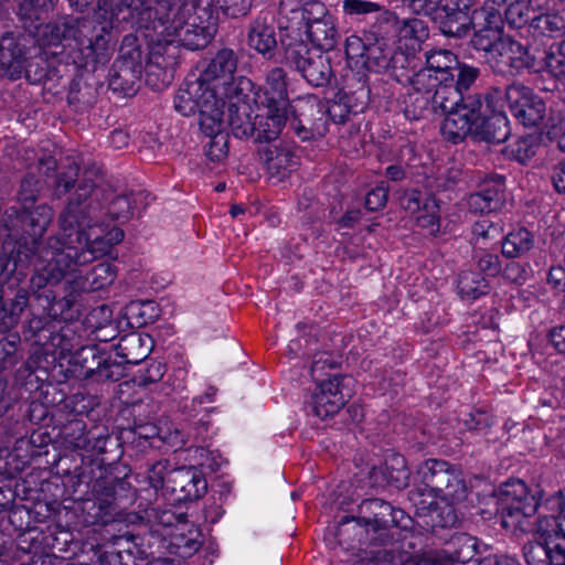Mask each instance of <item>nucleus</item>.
<instances>
[{"label": "nucleus", "instance_id": "1", "mask_svg": "<svg viewBox=\"0 0 565 565\" xmlns=\"http://www.w3.org/2000/svg\"><path fill=\"white\" fill-rule=\"evenodd\" d=\"M86 465L93 470L95 503L97 510L87 512L86 522L107 524L119 512L131 507L137 500V489L131 483V468L121 461L124 448L120 439L108 433L106 426L90 428Z\"/></svg>", "mask_w": 565, "mask_h": 565}, {"label": "nucleus", "instance_id": "2", "mask_svg": "<svg viewBox=\"0 0 565 565\" xmlns=\"http://www.w3.org/2000/svg\"><path fill=\"white\" fill-rule=\"evenodd\" d=\"M107 191L106 186L82 183L58 216L63 236L75 243L86 264L107 255L113 248L105 235L96 233V228L102 231V201L106 199Z\"/></svg>", "mask_w": 565, "mask_h": 565}, {"label": "nucleus", "instance_id": "3", "mask_svg": "<svg viewBox=\"0 0 565 565\" xmlns=\"http://www.w3.org/2000/svg\"><path fill=\"white\" fill-rule=\"evenodd\" d=\"M280 44H308L330 52L341 39L338 17L320 0H281Z\"/></svg>", "mask_w": 565, "mask_h": 565}, {"label": "nucleus", "instance_id": "4", "mask_svg": "<svg viewBox=\"0 0 565 565\" xmlns=\"http://www.w3.org/2000/svg\"><path fill=\"white\" fill-rule=\"evenodd\" d=\"M83 53L78 50L50 58L25 56V46L11 32L0 39V77L17 81L24 75L32 85H46L49 82L61 84L64 77L76 73L82 63Z\"/></svg>", "mask_w": 565, "mask_h": 565}, {"label": "nucleus", "instance_id": "5", "mask_svg": "<svg viewBox=\"0 0 565 565\" xmlns=\"http://www.w3.org/2000/svg\"><path fill=\"white\" fill-rule=\"evenodd\" d=\"M238 56L233 49H220L201 70L199 76H188L177 90L173 107L181 116H194L203 103L222 106L220 88L235 78Z\"/></svg>", "mask_w": 565, "mask_h": 565}, {"label": "nucleus", "instance_id": "6", "mask_svg": "<svg viewBox=\"0 0 565 565\" xmlns=\"http://www.w3.org/2000/svg\"><path fill=\"white\" fill-rule=\"evenodd\" d=\"M348 73L353 78L370 81L371 73H384L397 83L407 82V57L384 38L362 39L351 34L344 42Z\"/></svg>", "mask_w": 565, "mask_h": 565}, {"label": "nucleus", "instance_id": "7", "mask_svg": "<svg viewBox=\"0 0 565 565\" xmlns=\"http://www.w3.org/2000/svg\"><path fill=\"white\" fill-rule=\"evenodd\" d=\"M95 184V186H106L108 189L107 196L103 200V212L100 221L107 217L110 221L126 223L131 218H139L149 206L151 193L146 190L129 191L121 194H115L114 189L104 182L103 177L86 170L79 175V166L75 162L62 167L57 173L54 190L57 196L67 194L71 190H76L82 183Z\"/></svg>", "mask_w": 565, "mask_h": 565}, {"label": "nucleus", "instance_id": "8", "mask_svg": "<svg viewBox=\"0 0 565 565\" xmlns=\"http://www.w3.org/2000/svg\"><path fill=\"white\" fill-rule=\"evenodd\" d=\"M449 111L440 126L444 139L452 145L463 142L471 128L491 115L503 100L502 89L495 86L468 93L470 88H450Z\"/></svg>", "mask_w": 565, "mask_h": 565}, {"label": "nucleus", "instance_id": "9", "mask_svg": "<svg viewBox=\"0 0 565 565\" xmlns=\"http://www.w3.org/2000/svg\"><path fill=\"white\" fill-rule=\"evenodd\" d=\"M50 12L44 15L34 31H26L33 36L39 38V44L44 49L46 55L54 57L62 56L63 53H71V51L78 50L83 54L82 63L78 67L92 63L89 56L94 52L99 51V58L105 56V47L109 45L106 26H97L94 24L88 34H84L73 22V19L64 20L62 22L45 23Z\"/></svg>", "mask_w": 565, "mask_h": 565}, {"label": "nucleus", "instance_id": "10", "mask_svg": "<svg viewBox=\"0 0 565 565\" xmlns=\"http://www.w3.org/2000/svg\"><path fill=\"white\" fill-rule=\"evenodd\" d=\"M258 96L257 86L246 76H237L220 88V108L224 113V108L227 107V122L235 138L263 139L258 127Z\"/></svg>", "mask_w": 565, "mask_h": 565}, {"label": "nucleus", "instance_id": "11", "mask_svg": "<svg viewBox=\"0 0 565 565\" xmlns=\"http://www.w3.org/2000/svg\"><path fill=\"white\" fill-rule=\"evenodd\" d=\"M358 521L372 534L371 544L397 550L413 529V519L402 509L380 498L364 499L358 505Z\"/></svg>", "mask_w": 565, "mask_h": 565}, {"label": "nucleus", "instance_id": "12", "mask_svg": "<svg viewBox=\"0 0 565 565\" xmlns=\"http://www.w3.org/2000/svg\"><path fill=\"white\" fill-rule=\"evenodd\" d=\"M426 66L411 72V77L416 76L417 83L427 82L435 87L445 88H471L480 76V68L461 62L450 50L430 49L425 51Z\"/></svg>", "mask_w": 565, "mask_h": 565}, {"label": "nucleus", "instance_id": "13", "mask_svg": "<svg viewBox=\"0 0 565 565\" xmlns=\"http://www.w3.org/2000/svg\"><path fill=\"white\" fill-rule=\"evenodd\" d=\"M260 113L258 127L263 139L269 140L281 134L287 125L288 106L292 99L288 95L287 73L282 67H273L265 77L264 87L257 86Z\"/></svg>", "mask_w": 565, "mask_h": 565}, {"label": "nucleus", "instance_id": "14", "mask_svg": "<svg viewBox=\"0 0 565 565\" xmlns=\"http://www.w3.org/2000/svg\"><path fill=\"white\" fill-rule=\"evenodd\" d=\"M527 565H565V513L540 515L535 537L523 545Z\"/></svg>", "mask_w": 565, "mask_h": 565}, {"label": "nucleus", "instance_id": "15", "mask_svg": "<svg viewBox=\"0 0 565 565\" xmlns=\"http://www.w3.org/2000/svg\"><path fill=\"white\" fill-rule=\"evenodd\" d=\"M30 286L33 289L32 317L44 318L56 324H66L78 319L77 303L81 295L71 281H66L63 290L54 289L55 285L43 284L42 276H32Z\"/></svg>", "mask_w": 565, "mask_h": 565}, {"label": "nucleus", "instance_id": "16", "mask_svg": "<svg viewBox=\"0 0 565 565\" xmlns=\"http://www.w3.org/2000/svg\"><path fill=\"white\" fill-rule=\"evenodd\" d=\"M420 484L409 491L424 493V499H441L446 502H461L467 498L468 488L462 472L444 459L429 458L418 468Z\"/></svg>", "mask_w": 565, "mask_h": 565}, {"label": "nucleus", "instance_id": "17", "mask_svg": "<svg viewBox=\"0 0 565 565\" xmlns=\"http://www.w3.org/2000/svg\"><path fill=\"white\" fill-rule=\"evenodd\" d=\"M25 341L35 347L34 355L49 362L71 358L77 344V335L68 324H54L44 318L31 317L22 324Z\"/></svg>", "mask_w": 565, "mask_h": 565}, {"label": "nucleus", "instance_id": "18", "mask_svg": "<svg viewBox=\"0 0 565 565\" xmlns=\"http://www.w3.org/2000/svg\"><path fill=\"white\" fill-rule=\"evenodd\" d=\"M539 501L521 479H509L499 487L495 518L510 532L524 531L523 523L533 516Z\"/></svg>", "mask_w": 565, "mask_h": 565}, {"label": "nucleus", "instance_id": "19", "mask_svg": "<svg viewBox=\"0 0 565 565\" xmlns=\"http://www.w3.org/2000/svg\"><path fill=\"white\" fill-rule=\"evenodd\" d=\"M308 44H280V62L312 87H326L334 76L330 58Z\"/></svg>", "mask_w": 565, "mask_h": 565}, {"label": "nucleus", "instance_id": "20", "mask_svg": "<svg viewBox=\"0 0 565 565\" xmlns=\"http://www.w3.org/2000/svg\"><path fill=\"white\" fill-rule=\"evenodd\" d=\"M68 363L78 377L97 383L117 382L126 373V367L118 363L111 352L98 344L76 349Z\"/></svg>", "mask_w": 565, "mask_h": 565}, {"label": "nucleus", "instance_id": "21", "mask_svg": "<svg viewBox=\"0 0 565 565\" xmlns=\"http://www.w3.org/2000/svg\"><path fill=\"white\" fill-rule=\"evenodd\" d=\"M286 116L289 129L299 142L320 140L329 131L323 117L322 102L315 95L307 94L292 98Z\"/></svg>", "mask_w": 565, "mask_h": 565}, {"label": "nucleus", "instance_id": "22", "mask_svg": "<svg viewBox=\"0 0 565 565\" xmlns=\"http://www.w3.org/2000/svg\"><path fill=\"white\" fill-rule=\"evenodd\" d=\"M29 266L30 263H18L12 257L0 258V330L12 331L26 309L32 308L28 288L19 286L15 289L11 287L8 290L3 289L4 282L14 273L23 275V270Z\"/></svg>", "mask_w": 565, "mask_h": 565}, {"label": "nucleus", "instance_id": "23", "mask_svg": "<svg viewBox=\"0 0 565 565\" xmlns=\"http://www.w3.org/2000/svg\"><path fill=\"white\" fill-rule=\"evenodd\" d=\"M99 51L92 55V63H87L76 73L70 74V88L67 92V103L78 114L88 111L97 102L99 90L104 88V83L95 75L98 71H104V66L110 58L109 45L105 47L104 58H99Z\"/></svg>", "mask_w": 565, "mask_h": 565}, {"label": "nucleus", "instance_id": "24", "mask_svg": "<svg viewBox=\"0 0 565 565\" xmlns=\"http://www.w3.org/2000/svg\"><path fill=\"white\" fill-rule=\"evenodd\" d=\"M74 460L68 456H62L57 461L55 459L56 475L60 477L63 491L61 497L64 500H72L74 502L83 503V511L94 513L97 510L95 503V491L93 489L94 481L90 473H93L89 465H86L84 455L81 457V463L72 466Z\"/></svg>", "mask_w": 565, "mask_h": 565}, {"label": "nucleus", "instance_id": "25", "mask_svg": "<svg viewBox=\"0 0 565 565\" xmlns=\"http://www.w3.org/2000/svg\"><path fill=\"white\" fill-rule=\"evenodd\" d=\"M147 57L143 65L145 82L154 92L167 88L174 79L180 64V47L173 41L153 39L147 42Z\"/></svg>", "mask_w": 565, "mask_h": 565}, {"label": "nucleus", "instance_id": "26", "mask_svg": "<svg viewBox=\"0 0 565 565\" xmlns=\"http://www.w3.org/2000/svg\"><path fill=\"white\" fill-rule=\"evenodd\" d=\"M412 88L407 92L403 99V114L409 121H417L431 115L448 116L450 90L438 88L427 82L417 83V77L412 76L408 81Z\"/></svg>", "mask_w": 565, "mask_h": 565}, {"label": "nucleus", "instance_id": "27", "mask_svg": "<svg viewBox=\"0 0 565 565\" xmlns=\"http://www.w3.org/2000/svg\"><path fill=\"white\" fill-rule=\"evenodd\" d=\"M385 21L393 30L397 46L407 57V82L411 79V72L416 68L415 56L424 50L425 43L430 38V28L426 20L418 15L402 18L396 12L385 10L383 13Z\"/></svg>", "mask_w": 565, "mask_h": 565}, {"label": "nucleus", "instance_id": "28", "mask_svg": "<svg viewBox=\"0 0 565 565\" xmlns=\"http://www.w3.org/2000/svg\"><path fill=\"white\" fill-rule=\"evenodd\" d=\"M351 382L350 376L341 373L315 382L316 388L307 406L309 412L320 419L333 417L351 398Z\"/></svg>", "mask_w": 565, "mask_h": 565}, {"label": "nucleus", "instance_id": "29", "mask_svg": "<svg viewBox=\"0 0 565 565\" xmlns=\"http://www.w3.org/2000/svg\"><path fill=\"white\" fill-rule=\"evenodd\" d=\"M539 50L505 35L497 45V54L492 57L490 67L494 73L511 76L539 73Z\"/></svg>", "mask_w": 565, "mask_h": 565}, {"label": "nucleus", "instance_id": "30", "mask_svg": "<svg viewBox=\"0 0 565 565\" xmlns=\"http://www.w3.org/2000/svg\"><path fill=\"white\" fill-rule=\"evenodd\" d=\"M502 93L510 114L519 125L534 129L542 126L546 117V103L532 87L513 82Z\"/></svg>", "mask_w": 565, "mask_h": 565}, {"label": "nucleus", "instance_id": "31", "mask_svg": "<svg viewBox=\"0 0 565 565\" xmlns=\"http://www.w3.org/2000/svg\"><path fill=\"white\" fill-rule=\"evenodd\" d=\"M45 235V233L43 234ZM64 242H61V247L46 249L44 245V236H42L41 245L31 259L30 265L35 260L42 258L46 260V265L43 268V273L35 274L34 276H42L43 284L58 285L67 274L77 273V267L86 265L82 258L74 242H71L65 237Z\"/></svg>", "mask_w": 565, "mask_h": 565}, {"label": "nucleus", "instance_id": "32", "mask_svg": "<svg viewBox=\"0 0 565 565\" xmlns=\"http://www.w3.org/2000/svg\"><path fill=\"white\" fill-rule=\"evenodd\" d=\"M399 205L415 216V224L428 235L437 237L440 232V201L435 194L418 188H406L398 195Z\"/></svg>", "mask_w": 565, "mask_h": 565}, {"label": "nucleus", "instance_id": "33", "mask_svg": "<svg viewBox=\"0 0 565 565\" xmlns=\"http://www.w3.org/2000/svg\"><path fill=\"white\" fill-rule=\"evenodd\" d=\"M166 501L172 507L186 505L202 499L207 492L204 471L195 466L173 468L168 479Z\"/></svg>", "mask_w": 565, "mask_h": 565}, {"label": "nucleus", "instance_id": "34", "mask_svg": "<svg viewBox=\"0 0 565 565\" xmlns=\"http://www.w3.org/2000/svg\"><path fill=\"white\" fill-rule=\"evenodd\" d=\"M199 116V127L201 132L209 138L204 145V154L211 162H222L228 156L230 135L224 128V113L220 106H211L203 103L195 110Z\"/></svg>", "mask_w": 565, "mask_h": 565}, {"label": "nucleus", "instance_id": "35", "mask_svg": "<svg viewBox=\"0 0 565 565\" xmlns=\"http://www.w3.org/2000/svg\"><path fill=\"white\" fill-rule=\"evenodd\" d=\"M472 14L463 0H439L428 18L444 36L462 39L472 30Z\"/></svg>", "mask_w": 565, "mask_h": 565}, {"label": "nucleus", "instance_id": "36", "mask_svg": "<svg viewBox=\"0 0 565 565\" xmlns=\"http://www.w3.org/2000/svg\"><path fill=\"white\" fill-rule=\"evenodd\" d=\"M278 137L279 135L269 140L257 138H254V140L266 143L259 149V157L269 177L282 182L298 169L300 159L294 147L279 140Z\"/></svg>", "mask_w": 565, "mask_h": 565}, {"label": "nucleus", "instance_id": "37", "mask_svg": "<svg viewBox=\"0 0 565 565\" xmlns=\"http://www.w3.org/2000/svg\"><path fill=\"white\" fill-rule=\"evenodd\" d=\"M478 539L467 533H455L439 547L425 550L430 565L473 564Z\"/></svg>", "mask_w": 565, "mask_h": 565}, {"label": "nucleus", "instance_id": "38", "mask_svg": "<svg viewBox=\"0 0 565 565\" xmlns=\"http://www.w3.org/2000/svg\"><path fill=\"white\" fill-rule=\"evenodd\" d=\"M507 202V178L499 173L487 175L478 190L469 195L468 204L472 213L490 214L501 211Z\"/></svg>", "mask_w": 565, "mask_h": 565}, {"label": "nucleus", "instance_id": "39", "mask_svg": "<svg viewBox=\"0 0 565 565\" xmlns=\"http://www.w3.org/2000/svg\"><path fill=\"white\" fill-rule=\"evenodd\" d=\"M408 499L415 507L416 515L423 518V526L431 533H435L437 529L452 527L458 521L451 504L440 508L437 499H424V493L419 491H408Z\"/></svg>", "mask_w": 565, "mask_h": 565}, {"label": "nucleus", "instance_id": "40", "mask_svg": "<svg viewBox=\"0 0 565 565\" xmlns=\"http://www.w3.org/2000/svg\"><path fill=\"white\" fill-rule=\"evenodd\" d=\"M247 45L265 60H273L280 52V39L277 40L275 20L268 12H260L249 23Z\"/></svg>", "mask_w": 565, "mask_h": 565}, {"label": "nucleus", "instance_id": "41", "mask_svg": "<svg viewBox=\"0 0 565 565\" xmlns=\"http://www.w3.org/2000/svg\"><path fill=\"white\" fill-rule=\"evenodd\" d=\"M166 373L167 365L164 363L151 360L137 371L134 375V382L137 386L157 392L162 396H170L173 393L181 394L185 388L184 381L172 379V375L164 379Z\"/></svg>", "mask_w": 565, "mask_h": 565}, {"label": "nucleus", "instance_id": "42", "mask_svg": "<svg viewBox=\"0 0 565 565\" xmlns=\"http://www.w3.org/2000/svg\"><path fill=\"white\" fill-rule=\"evenodd\" d=\"M179 0H145V6L135 13L137 30L142 33L145 40L152 38L151 31L157 33L159 28L166 24L173 25V13L177 11Z\"/></svg>", "mask_w": 565, "mask_h": 565}, {"label": "nucleus", "instance_id": "43", "mask_svg": "<svg viewBox=\"0 0 565 565\" xmlns=\"http://www.w3.org/2000/svg\"><path fill=\"white\" fill-rule=\"evenodd\" d=\"M42 356L34 355V352L28 361L17 370L14 375L15 384L19 386L21 394L26 393L32 399H40L49 395V390L55 388L47 381V367L41 366Z\"/></svg>", "mask_w": 565, "mask_h": 565}, {"label": "nucleus", "instance_id": "44", "mask_svg": "<svg viewBox=\"0 0 565 565\" xmlns=\"http://www.w3.org/2000/svg\"><path fill=\"white\" fill-rule=\"evenodd\" d=\"M194 23L217 31L218 8L214 0H179L173 24Z\"/></svg>", "mask_w": 565, "mask_h": 565}, {"label": "nucleus", "instance_id": "45", "mask_svg": "<svg viewBox=\"0 0 565 565\" xmlns=\"http://www.w3.org/2000/svg\"><path fill=\"white\" fill-rule=\"evenodd\" d=\"M145 0H98L95 18L97 26H106L107 36L111 40V30L121 21H131L135 25L138 10Z\"/></svg>", "mask_w": 565, "mask_h": 565}, {"label": "nucleus", "instance_id": "46", "mask_svg": "<svg viewBox=\"0 0 565 565\" xmlns=\"http://www.w3.org/2000/svg\"><path fill=\"white\" fill-rule=\"evenodd\" d=\"M73 543V533L61 526L40 530L30 537L29 552L35 556H41L44 561L56 553H66Z\"/></svg>", "mask_w": 565, "mask_h": 565}, {"label": "nucleus", "instance_id": "47", "mask_svg": "<svg viewBox=\"0 0 565 565\" xmlns=\"http://www.w3.org/2000/svg\"><path fill=\"white\" fill-rule=\"evenodd\" d=\"M370 481L377 487L405 488L408 484L409 470L406 459L399 454L385 458L383 465L374 466L369 472Z\"/></svg>", "mask_w": 565, "mask_h": 565}, {"label": "nucleus", "instance_id": "48", "mask_svg": "<svg viewBox=\"0 0 565 565\" xmlns=\"http://www.w3.org/2000/svg\"><path fill=\"white\" fill-rule=\"evenodd\" d=\"M459 434L466 438H481L487 447L495 443L491 438V430L497 425V416L484 407L473 406L468 413L458 419Z\"/></svg>", "mask_w": 565, "mask_h": 565}, {"label": "nucleus", "instance_id": "49", "mask_svg": "<svg viewBox=\"0 0 565 565\" xmlns=\"http://www.w3.org/2000/svg\"><path fill=\"white\" fill-rule=\"evenodd\" d=\"M117 268L109 260H99L88 269H79L71 281L79 295L103 290L115 281Z\"/></svg>", "mask_w": 565, "mask_h": 565}, {"label": "nucleus", "instance_id": "50", "mask_svg": "<svg viewBox=\"0 0 565 565\" xmlns=\"http://www.w3.org/2000/svg\"><path fill=\"white\" fill-rule=\"evenodd\" d=\"M153 348L152 338L142 332L134 331L122 335L115 345V358L126 367L127 364H140L150 355Z\"/></svg>", "mask_w": 565, "mask_h": 565}, {"label": "nucleus", "instance_id": "51", "mask_svg": "<svg viewBox=\"0 0 565 565\" xmlns=\"http://www.w3.org/2000/svg\"><path fill=\"white\" fill-rule=\"evenodd\" d=\"M510 135V120L501 105L491 115L479 121V125H475L468 137L479 142L502 143L508 140Z\"/></svg>", "mask_w": 565, "mask_h": 565}, {"label": "nucleus", "instance_id": "52", "mask_svg": "<svg viewBox=\"0 0 565 565\" xmlns=\"http://www.w3.org/2000/svg\"><path fill=\"white\" fill-rule=\"evenodd\" d=\"M501 256L505 259H521L535 246V235L523 225L512 226L498 241Z\"/></svg>", "mask_w": 565, "mask_h": 565}, {"label": "nucleus", "instance_id": "53", "mask_svg": "<svg viewBox=\"0 0 565 565\" xmlns=\"http://www.w3.org/2000/svg\"><path fill=\"white\" fill-rule=\"evenodd\" d=\"M125 535L128 543H130L136 559H145L149 556L156 558L157 554L168 553V537L164 529L161 532L158 529L150 527L143 534L126 532Z\"/></svg>", "mask_w": 565, "mask_h": 565}, {"label": "nucleus", "instance_id": "54", "mask_svg": "<svg viewBox=\"0 0 565 565\" xmlns=\"http://www.w3.org/2000/svg\"><path fill=\"white\" fill-rule=\"evenodd\" d=\"M143 70L114 62L108 72V88L121 97L134 96L140 85Z\"/></svg>", "mask_w": 565, "mask_h": 565}, {"label": "nucleus", "instance_id": "55", "mask_svg": "<svg viewBox=\"0 0 565 565\" xmlns=\"http://www.w3.org/2000/svg\"><path fill=\"white\" fill-rule=\"evenodd\" d=\"M125 534L115 539L109 547L92 545L93 555L90 562L95 565H137L136 556Z\"/></svg>", "mask_w": 565, "mask_h": 565}, {"label": "nucleus", "instance_id": "56", "mask_svg": "<svg viewBox=\"0 0 565 565\" xmlns=\"http://www.w3.org/2000/svg\"><path fill=\"white\" fill-rule=\"evenodd\" d=\"M353 116L364 113L370 104V81L344 75V85L338 90Z\"/></svg>", "mask_w": 565, "mask_h": 565}, {"label": "nucleus", "instance_id": "57", "mask_svg": "<svg viewBox=\"0 0 565 565\" xmlns=\"http://www.w3.org/2000/svg\"><path fill=\"white\" fill-rule=\"evenodd\" d=\"M456 289L460 300L471 303L488 296L492 287L486 276L473 269H466L458 274Z\"/></svg>", "mask_w": 565, "mask_h": 565}, {"label": "nucleus", "instance_id": "58", "mask_svg": "<svg viewBox=\"0 0 565 565\" xmlns=\"http://www.w3.org/2000/svg\"><path fill=\"white\" fill-rule=\"evenodd\" d=\"M185 518V513H180L177 516V520L181 521ZM173 519H175V515L170 512H163L161 519V523L164 524V530L167 531L168 554L177 555L182 558L190 557L192 554L199 551L201 542L195 539L188 537L183 533H178L171 530L170 525H172Z\"/></svg>", "mask_w": 565, "mask_h": 565}, {"label": "nucleus", "instance_id": "59", "mask_svg": "<svg viewBox=\"0 0 565 565\" xmlns=\"http://www.w3.org/2000/svg\"><path fill=\"white\" fill-rule=\"evenodd\" d=\"M179 41H173L181 49L184 47L190 51H199L205 49L211 40L214 38L217 31L204 25H198L194 23H184V25L173 24Z\"/></svg>", "mask_w": 565, "mask_h": 565}, {"label": "nucleus", "instance_id": "60", "mask_svg": "<svg viewBox=\"0 0 565 565\" xmlns=\"http://www.w3.org/2000/svg\"><path fill=\"white\" fill-rule=\"evenodd\" d=\"M530 30L534 35L554 38L561 35L565 30V7L548 8L546 12L535 14L531 19Z\"/></svg>", "mask_w": 565, "mask_h": 565}, {"label": "nucleus", "instance_id": "61", "mask_svg": "<svg viewBox=\"0 0 565 565\" xmlns=\"http://www.w3.org/2000/svg\"><path fill=\"white\" fill-rule=\"evenodd\" d=\"M364 525L358 521L356 515H343L335 526L334 539L344 551H351L367 539Z\"/></svg>", "mask_w": 565, "mask_h": 565}, {"label": "nucleus", "instance_id": "62", "mask_svg": "<svg viewBox=\"0 0 565 565\" xmlns=\"http://www.w3.org/2000/svg\"><path fill=\"white\" fill-rule=\"evenodd\" d=\"M98 405V397L86 391H77L70 395L61 394L57 402L58 411L65 412L68 416H74L73 418H78V416L88 417Z\"/></svg>", "mask_w": 565, "mask_h": 565}, {"label": "nucleus", "instance_id": "63", "mask_svg": "<svg viewBox=\"0 0 565 565\" xmlns=\"http://www.w3.org/2000/svg\"><path fill=\"white\" fill-rule=\"evenodd\" d=\"M56 428L58 429L57 437L68 448L82 450L87 447L90 428L87 429L86 423L82 418H66Z\"/></svg>", "mask_w": 565, "mask_h": 565}, {"label": "nucleus", "instance_id": "64", "mask_svg": "<svg viewBox=\"0 0 565 565\" xmlns=\"http://www.w3.org/2000/svg\"><path fill=\"white\" fill-rule=\"evenodd\" d=\"M540 72H547L565 86V41L552 45L548 51L539 50Z\"/></svg>", "mask_w": 565, "mask_h": 565}]
</instances>
